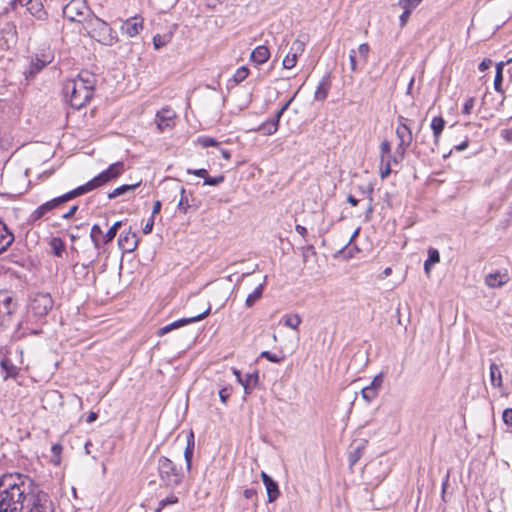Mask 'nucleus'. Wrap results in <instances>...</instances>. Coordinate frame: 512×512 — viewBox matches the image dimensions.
<instances>
[{"mask_svg": "<svg viewBox=\"0 0 512 512\" xmlns=\"http://www.w3.org/2000/svg\"><path fill=\"white\" fill-rule=\"evenodd\" d=\"M297 59H298V56H294V54L288 52V54L286 55V57L283 59V67L285 69H292L293 67H295L296 63H297Z\"/></svg>", "mask_w": 512, "mask_h": 512, "instance_id": "nucleus-44", "label": "nucleus"}, {"mask_svg": "<svg viewBox=\"0 0 512 512\" xmlns=\"http://www.w3.org/2000/svg\"><path fill=\"white\" fill-rule=\"evenodd\" d=\"M53 305L54 302L49 293H37L31 298L27 306V311L45 321Z\"/></svg>", "mask_w": 512, "mask_h": 512, "instance_id": "nucleus-10", "label": "nucleus"}, {"mask_svg": "<svg viewBox=\"0 0 512 512\" xmlns=\"http://www.w3.org/2000/svg\"><path fill=\"white\" fill-rule=\"evenodd\" d=\"M210 310H211V308L209 306L205 311H203L202 313H200L198 315L176 320V321H174V322H172V323H170V324L160 328L157 331V335L158 336H163V335L171 332L172 330L178 329V328L183 327V326H185L187 324H190V323H194V322L203 320L204 318H206L209 315Z\"/></svg>", "mask_w": 512, "mask_h": 512, "instance_id": "nucleus-13", "label": "nucleus"}, {"mask_svg": "<svg viewBox=\"0 0 512 512\" xmlns=\"http://www.w3.org/2000/svg\"><path fill=\"white\" fill-rule=\"evenodd\" d=\"M103 232L98 224H94L90 231V238L96 250L100 249V239H103Z\"/></svg>", "mask_w": 512, "mask_h": 512, "instance_id": "nucleus-33", "label": "nucleus"}, {"mask_svg": "<svg viewBox=\"0 0 512 512\" xmlns=\"http://www.w3.org/2000/svg\"><path fill=\"white\" fill-rule=\"evenodd\" d=\"M158 471L162 482L168 487L178 486L184 477L181 469L167 457L161 456L158 460Z\"/></svg>", "mask_w": 512, "mask_h": 512, "instance_id": "nucleus-6", "label": "nucleus"}, {"mask_svg": "<svg viewBox=\"0 0 512 512\" xmlns=\"http://www.w3.org/2000/svg\"><path fill=\"white\" fill-rule=\"evenodd\" d=\"M13 241L14 235L8 230L7 226L0 221V255L8 249Z\"/></svg>", "mask_w": 512, "mask_h": 512, "instance_id": "nucleus-21", "label": "nucleus"}, {"mask_svg": "<svg viewBox=\"0 0 512 512\" xmlns=\"http://www.w3.org/2000/svg\"><path fill=\"white\" fill-rule=\"evenodd\" d=\"M143 29V20L139 17H132L127 19L121 26V31L128 37L138 35Z\"/></svg>", "mask_w": 512, "mask_h": 512, "instance_id": "nucleus-15", "label": "nucleus"}, {"mask_svg": "<svg viewBox=\"0 0 512 512\" xmlns=\"http://www.w3.org/2000/svg\"><path fill=\"white\" fill-rule=\"evenodd\" d=\"M27 0H11L9 3V8L11 10H16L18 6H26Z\"/></svg>", "mask_w": 512, "mask_h": 512, "instance_id": "nucleus-62", "label": "nucleus"}, {"mask_svg": "<svg viewBox=\"0 0 512 512\" xmlns=\"http://www.w3.org/2000/svg\"><path fill=\"white\" fill-rule=\"evenodd\" d=\"M422 1L423 0H400L397 5L403 10L412 12Z\"/></svg>", "mask_w": 512, "mask_h": 512, "instance_id": "nucleus-39", "label": "nucleus"}, {"mask_svg": "<svg viewBox=\"0 0 512 512\" xmlns=\"http://www.w3.org/2000/svg\"><path fill=\"white\" fill-rule=\"evenodd\" d=\"M121 226H122V221L115 222L110 227V229L106 232V234L103 236V243L108 244V243L112 242L113 239L115 238L118 230L121 228Z\"/></svg>", "mask_w": 512, "mask_h": 512, "instance_id": "nucleus-36", "label": "nucleus"}, {"mask_svg": "<svg viewBox=\"0 0 512 512\" xmlns=\"http://www.w3.org/2000/svg\"><path fill=\"white\" fill-rule=\"evenodd\" d=\"M370 51V47L367 43H362L359 45L356 52L359 54L360 58L363 60V64H366L367 57Z\"/></svg>", "mask_w": 512, "mask_h": 512, "instance_id": "nucleus-47", "label": "nucleus"}, {"mask_svg": "<svg viewBox=\"0 0 512 512\" xmlns=\"http://www.w3.org/2000/svg\"><path fill=\"white\" fill-rule=\"evenodd\" d=\"M380 158H381V164L384 163L387 159H390L394 163L397 162V156L391 155V144L389 141L384 140L380 144Z\"/></svg>", "mask_w": 512, "mask_h": 512, "instance_id": "nucleus-29", "label": "nucleus"}, {"mask_svg": "<svg viewBox=\"0 0 512 512\" xmlns=\"http://www.w3.org/2000/svg\"><path fill=\"white\" fill-rule=\"evenodd\" d=\"M426 260H428V262L431 263L432 265L438 263L440 261L439 251L435 248H429L428 258Z\"/></svg>", "mask_w": 512, "mask_h": 512, "instance_id": "nucleus-50", "label": "nucleus"}, {"mask_svg": "<svg viewBox=\"0 0 512 512\" xmlns=\"http://www.w3.org/2000/svg\"><path fill=\"white\" fill-rule=\"evenodd\" d=\"M502 419L505 425H507L512 430V408H506L503 411Z\"/></svg>", "mask_w": 512, "mask_h": 512, "instance_id": "nucleus-53", "label": "nucleus"}, {"mask_svg": "<svg viewBox=\"0 0 512 512\" xmlns=\"http://www.w3.org/2000/svg\"><path fill=\"white\" fill-rule=\"evenodd\" d=\"M249 75V69L245 66L239 67L233 75V81L235 84H239L244 81Z\"/></svg>", "mask_w": 512, "mask_h": 512, "instance_id": "nucleus-42", "label": "nucleus"}, {"mask_svg": "<svg viewBox=\"0 0 512 512\" xmlns=\"http://www.w3.org/2000/svg\"><path fill=\"white\" fill-rule=\"evenodd\" d=\"M261 478L267 491L268 502L272 503L280 495L279 486L268 474L261 472Z\"/></svg>", "mask_w": 512, "mask_h": 512, "instance_id": "nucleus-16", "label": "nucleus"}, {"mask_svg": "<svg viewBox=\"0 0 512 512\" xmlns=\"http://www.w3.org/2000/svg\"><path fill=\"white\" fill-rule=\"evenodd\" d=\"M118 244L126 252L134 251L138 246L137 234L130 229L127 232L123 231L119 236Z\"/></svg>", "mask_w": 512, "mask_h": 512, "instance_id": "nucleus-14", "label": "nucleus"}, {"mask_svg": "<svg viewBox=\"0 0 512 512\" xmlns=\"http://www.w3.org/2000/svg\"><path fill=\"white\" fill-rule=\"evenodd\" d=\"M445 120L441 116H436L431 121V129L433 131L434 142L438 145L440 135L445 127Z\"/></svg>", "mask_w": 512, "mask_h": 512, "instance_id": "nucleus-25", "label": "nucleus"}, {"mask_svg": "<svg viewBox=\"0 0 512 512\" xmlns=\"http://www.w3.org/2000/svg\"><path fill=\"white\" fill-rule=\"evenodd\" d=\"M512 62V59H509L506 62H499L496 65V74L494 78V89L495 91L501 93L502 92V83H503V68L506 64Z\"/></svg>", "mask_w": 512, "mask_h": 512, "instance_id": "nucleus-26", "label": "nucleus"}, {"mask_svg": "<svg viewBox=\"0 0 512 512\" xmlns=\"http://www.w3.org/2000/svg\"><path fill=\"white\" fill-rule=\"evenodd\" d=\"M93 13L84 0H71L63 8V16L71 22L84 25Z\"/></svg>", "mask_w": 512, "mask_h": 512, "instance_id": "nucleus-8", "label": "nucleus"}, {"mask_svg": "<svg viewBox=\"0 0 512 512\" xmlns=\"http://www.w3.org/2000/svg\"><path fill=\"white\" fill-rule=\"evenodd\" d=\"M231 395V389L230 388H222L219 391V397L222 403L226 404L228 398Z\"/></svg>", "mask_w": 512, "mask_h": 512, "instance_id": "nucleus-60", "label": "nucleus"}, {"mask_svg": "<svg viewBox=\"0 0 512 512\" xmlns=\"http://www.w3.org/2000/svg\"><path fill=\"white\" fill-rule=\"evenodd\" d=\"M187 173L188 174H193L195 176H198V177H201L203 178L204 180L206 179V177L208 176V172L206 169H195V170H192V169H188L187 170Z\"/></svg>", "mask_w": 512, "mask_h": 512, "instance_id": "nucleus-59", "label": "nucleus"}, {"mask_svg": "<svg viewBox=\"0 0 512 512\" xmlns=\"http://www.w3.org/2000/svg\"><path fill=\"white\" fill-rule=\"evenodd\" d=\"M139 185H140V182L131 184V185H129V184L121 185V186L115 188L112 192L108 193V198L115 199L125 193L135 190Z\"/></svg>", "mask_w": 512, "mask_h": 512, "instance_id": "nucleus-30", "label": "nucleus"}, {"mask_svg": "<svg viewBox=\"0 0 512 512\" xmlns=\"http://www.w3.org/2000/svg\"><path fill=\"white\" fill-rule=\"evenodd\" d=\"M509 280L507 273L499 271L490 273L485 277V284L490 288H498L505 285Z\"/></svg>", "mask_w": 512, "mask_h": 512, "instance_id": "nucleus-17", "label": "nucleus"}, {"mask_svg": "<svg viewBox=\"0 0 512 512\" xmlns=\"http://www.w3.org/2000/svg\"><path fill=\"white\" fill-rule=\"evenodd\" d=\"M492 64V61L490 59H484L480 64H479V70L481 72H484L486 71Z\"/></svg>", "mask_w": 512, "mask_h": 512, "instance_id": "nucleus-64", "label": "nucleus"}, {"mask_svg": "<svg viewBox=\"0 0 512 512\" xmlns=\"http://www.w3.org/2000/svg\"><path fill=\"white\" fill-rule=\"evenodd\" d=\"M266 281H267V276H264V279H263V282L260 283L255 289L253 292H251L246 300H245V305L246 307L248 308H251L257 301H259L261 298H262V295H263V291H264V286L266 284Z\"/></svg>", "mask_w": 512, "mask_h": 512, "instance_id": "nucleus-23", "label": "nucleus"}, {"mask_svg": "<svg viewBox=\"0 0 512 512\" xmlns=\"http://www.w3.org/2000/svg\"><path fill=\"white\" fill-rule=\"evenodd\" d=\"M391 160L390 159H387L386 161H384L383 164H381V169H380V177L382 179H385L387 178L390 173H391Z\"/></svg>", "mask_w": 512, "mask_h": 512, "instance_id": "nucleus-51", "label": "nucleus"}, {"mask_svg": "<svg viewBox=\"0 0 512 512\" xmlns=\"http://www.w3.org/2000/svg\"><path fill=\"white\" fill-rule=\"evenodd\" d=\"M261 357L267 359L268 361L272 362V363H279L283 360V356H278L277 354H273L269 351H263L261 354H260Z\"/></svg>", "mask_w": 512, "mask_h": 512, "instance_id": "nucleus-52", "label": "nucleus"}, {"mask_svg": "<svg viewBox=\"0 0 512 512\" xmlns=\"http://www.w3.org/2000/svg\"><path fill=\"white\" fill-rule=\"evenodd\" d=\"M74 272L76 275H80L82 277H86L89 274L88 265L81 264L74 266Z\"/></svg>", "mask_w": 512, "mask_h": 512, "instance_id": "nucleus-57", "label": "nucleus"}, {"mask_svg": "<svg viewBox=\"0 0 512 512\" xmlns=\"http://www.w3.org/2000/svg\"><path fill=\"white\" fill-rule=\"evenodd\" d=\"M398 126L396 128V136L399 144L396 148V155L402 160L411 143L413 142L412 130L409 126L410 120L404 116H398Z\"/></svg>", "mask_w": 512, "mask_h": 512, "instance_id": "nucleus-9", "label": "nucleus"}, {"mask_svg": "<svg viewBox=\"0 0 512 512\" xmlns=\"http://www.w3.org/2000/svg\"><path fill=\"white\" fill-rule=\"evenodd\" d=\"M44 323V320L26 311L25 315L19 320L13 337L19 340L29 335H38L42 332V325Z\"/></svg>", "mask_w": 512, "mask_h": 512, "instance_id": "nucleus-7", "label": "nucleus"}, {"mask_svg": "<svg viewBox=\"0 0 512 512\" xmlns=\"http://www.w3.org/2000/svg\"><path fill=\"white\" fill-rule=\"evenodd\" d=\"M198 141L203 147H212V146L218 145V142L216 141V139H214L212 137H207V136L200 137Z\"/></svg>", "mask_w": 512, "mask_h": 512, "instance_id": "nucleus-54", "label": "nucleus"}, {"mask_svg": "<svg viewBox=\"0 0 512 512\" xmlns=\"http://www.w3.org/2000/svg\"><path fill=\"white\" fill-rule=\"evenodd\" d=\"M356 56H357L356 50L351 49L349 51V62H350V69L352 72H356L358 70Z\"/></svg>", "mask_w": 512, "mask_h": 512, "instance_id": "nucleus-55", "label": "nucleus"}, {"mask_svg": "<svg viewBox=\"0 0 512 512\" xmlns=\"http://www.w3.org/2000/svg\"><path fill=\"white\" fill-rule=\"evenodd\" d=\"M0 512H54L49 495L20 473L0 477Z\"/></svg>", "mask_w": 512, "mask_h": 512, "instance_id": "nucleus-1", "label": "nucleus"}, {"mask_svg": "<svg viewBox=\"0 0 512 512\" xmlns=\"http://www.w3.org/2000/svg\"><path fill=\"white\" fill-rule=\"evenodd\" d=\"M490 382L494 387L500 388L502 386V373L500 367L495 363L490 365Z\"/></svg>", "mask_w": 512, "mask_h": 512, "instance_id": "nucleus-27", "label": "nucleus"}, {"mask_svg": "<svg viewBox=\"0 0 512 512\" xmlns=\"http://www.w3.org/2000/svg\"><path fill=\"white\" fill-rule=\"evenodd\" d=\"M125 171V165L122 161L112 163L106 170L95 176L93 179L81 185L76 189L79 196L86 194L98 187H101L108 182L117 179Z\"/></svg>", "mask_w": 512, "mask_h": 512, "instance_id": "nucleus-4", "label": "nucleus"}, {"mask_svg": "<svg viewBox=\"0 0 512 512\" xmlns=\"http://www.w3.org/2000/svg\"><path fill=\"white\" fill-rule=\"evenodd\" d=\"M475 99L473 97L468 98L463 106L462 113L465 115H469L472 112V109L474 108Z\"/></svg>", "mask_w": 512, "mask_h": 512, "instance_id": "nucleus-56", "label": "nucleus"}, {"mask_svg": "<svg viewBox=\"0 0 512 512\" xmlns=\"http://www.w3.org/2000/svg\"><path fill=\"white\" fill-rule=\"evenodd\" d=\"M1 368L5 372V379L14 378L18 373L17 367H15L9 360H2Z\"/></svg>", "mask_w": 512, "mask_h": 512, "instance_id": "nucleus-35", "label": "nucleus"}, {"mask_svg": "<svg viewBox=\"0 0 512 512\" xmlns=\"http://www.w3.org/2000/svg\"><path fill=\"white\" fill-rule=\"evenodd\" d=\"M27 11L38 20H45L47 13L44 10L43 4L40 0H27Z\"/></svg>", "mask_w": 512, "mask_h": 512, "instance_id": "nucleus-18", "label": "nucleus"}, {"mask_svg": "<svg viewBox=\"0 0 512 512\" xmlns=\"http://www.w3.org/2000/svg\"><path fill=\"white\" fill-rule=\"evenodd\" d=\"M362 397L366 402H371L378 396V390H376L373 387H370L369 385L364 387L361 391Z\"/></svg>", "mask_w": 512, "mask_h": 512, "instance_id": "nucleus-41", "label": "nucleus"}, {"mask_svg": "<svg viewBox=\"0 0 512 512\" xmlns=\"http://www.w3.org/2000/svg\"><path fill=\"white\" fill-rule=\"evenodd\" d=\"M172 185V189L174 191L180 192V199L177 205L178 210L184 214L188 213V210L191 207V205L186 190L184 189V187L180 186L176 181H173Z\"/></svg>", "mask_w": 512, "mask_h": 512, "instance_id": "nucleus-19", "label": "nucleus"}, {"mask_svg": "<svg viewBox=\"0 0 512 512\" xmlns=\"http://www.w3.org/2000/svg\"><path fill=\"white\" fill-rule=\"evenodd\" d=\"M366 443V441H360L356 445L351 446V450L348 454L350 468H352L363 456Z\"/></svg>", "mask_w": 512, "mask_h": 512, "instance_id": "nucleus-20", "label": "nucleus"}, {"mask_svg": "<svg viewBox=\"0 0 512 512\" xmlns=\"http://www.w3.org/2000/svg\"><path fill=\"white\" fill-rule=\"evenodd\" d=\"M176 113L169 107L162 108L156 113L155 124L159 132L171 130L175 126Z\"/></svg>", "mask_w": 512, "mask_h": 512, "instance_id": "nucleus-12", "label": "nucleus"}, {"mask_svg": "<svg viewBox=\"0 0 512 512\" xmlns=\"http://www.w3.org/2000/svg\"><path fill=\"white\" fill-rule=\"evenodd\" d=\"M154 226V219L153 217H150V219L146 222L145 226L143 227V233L149 234L152 232Z\"/></svg>", "mask_w": 512, "mask_h": 512, "instance_id": "nucleus-63", "label": "nucleus"}, {"mask_svg": "<svg viewBox=\"0 0 512 512\" xmlns=\"http://www.w3.org/2000/svg\"><path fill=\"white\" fill-rule=\"evenodd\" d=\"M19 308V302L14 292L0 290V333L12 323Z\"/></svg>", "mask_w": 512, "mask_h": 512, "instance_id": "nucleus-5", "label": "nucleus"}, {"mask_svg": "<svg viewBox=\"0 0 512 512\" xmlns=\"http://www.w3.org/2000/svg\"><path fill=\"white\" fill-rule=\"evenodd\" d=\"M293 101V97L291 99H289L286 103L283 104V106L277 111V113L275 114V116L271 119L273 122H275L278 126H279V121H280V118L282 117V115L284 114V112L288 109V107L290 106L291 102Z\"/></svg>", "mask_w": 512, "mask_h": 512, "instance_id": "nucleus-48", "label": "nucleus"}, {"mask_svg": "<svg viewBox=\"0 0 512 512\" xmlns=\"http://www.w3.org/2000/svg\"><path fill=\"white\" fill-rule=\"evenodd\" d=\"M62 445L61 444H53L52 447H51V453H52V457H51V463H53L54 465H59L60 462H61V453H62Z\"/></svg>", "mask_w": 512, "mask_h": 512, "instance_id": "nucleus-40", "label": "nucleus"}, {"mask_svg": "<svg viewBox=\"0 0 512 512\" xmlns=\"http://www.w3.org/2000/svg\"><path fill=\"white\" fill-rule=\"evenodd\" d=\"M194 446H195L194 434H193V432H190L189 435L187 436V445L184 450V458H185V462H186L187 471H190V469H191V462H192V457H193V452H194Z\"/></svg>", "mask_w": 512, "mask_h": 512, "instance_id": "nucleus-24", "label": "nucleus"}, {"mask_svg": "<svg viewBox=\"0 0 512 512\" xmlns=\"http://www.w3.org/2000/svg\"><path fill=\"white\" fill-rule=\"evenodd\" d=\"M278 127L279 126L275 122H273L272 120H268L259 125L256 130L263 135L270 136L276 133Z\"/></svg>", "mask_w": 512, "mask_h": 512, "instance_id": "nucleus-31", "label": "nucleus"}, {"mask_svg": "<svg viewBox=\"0 0 512 512\" xmlns=\"http://www.w3.org/2000/svg\"><path fill=\"white\" fill-rule=\"evenodd\" d=\"M169 41V37L162 36L160 34H157L153 37V45L156 50H159L163 46H165Z\"/></svg>", "mask_w": 512, "mask_h": 512, "instance_id": "nucleus-45", "label": "nucleus"}, {"mask_svg": "<svg viewBox=\"0 0 512 512\" xmlns=\"http://www.w3.org/2000/svg\"><path fill=\"white\" fill-rule=\"evenodd\" d=\"M325 83H327V82L324 79L318 85V87H317V89L315 91V96H314L316 100H324L327 97L328 86Z\"/></svg>", "mask_w": 512, "mask_h": 512, "instance_id": "nucleus-43", "label": "nucleus"}, {"mask_svg": "<svg viewBox=\"0 0 512 512\" xmlns=\"http://www.w3.org/2000/svg\"><path fill=\"white\" fill-rule=\"evenodd\" d=\"M87 34L107 46H112L117 42V35L113 29L102 19L92 14L83 25Z\"/></svg>", "mask_w": 512, "mask_h": 512, "instance_id": "nucleus-3", "label": "nucleus"}, {"mask_svg": "<svg viewBox=\"0 0 512 512\" xmlns=\"http://www.w3.org/2000/svg\"><path fill=\"white\" fill-rule=\"evenodd\" d=\"M95 76L82 71L79 75L64 84V93L69 97L71 107L80 109L85 106L92 98L95 87Z\"/></svg>", "mask_w": 512, "mask_h": 512, "instance_id": "nucleus-2", "label": "nucleus"}, {"mask_svg": "<svg viewBox=\"0 0 512 512\" xmlns=\"http://www.w3.org/2000/svg\"><path fill=\"white\" fill-rule=\"evenodd\" d=\"M50 248L52 250V253L57 256L61 257L64 250H65V243L64 241L59 237H53L50 240Z\"/></svg>", "mask_w": 512, "mask_h": 512, "instance_id": "nucleus-32", "label": "nucleus"}, {"mask_svg": "<svg viewBox=\"0 0 512 512\" xmlns=\"http://www.w3.org/2000/svg\"><path fill=\"white\" fill-rule=\"evenodd\" d=\"M224 180H225V177L223 175H219L216 177H211L208 175L204 181V185L217 186V185L223 183Z\"/></svg>", "mask_w": 512, "mask_h": 512, "instance_id": "nucleus-49", "label": "nucleus"}, {"mask_svg": "<svg viewBox=\"0 0 512 512\" xmlns=\"http://www.w3.org/2000/svg\"><path fill=\"white\" fill-rule=\"evenodd\" d=\"M305 45V40L296 39L293 41L289 52L294 54V56H300L305 50Z\"/></svg>", "mask_w": 512, "mask_h": 512, "instance_id": "nucleus-38", "label": "nucleus"}, {"mask_svg": "<svg viewBox=\"0 0 512 512\" xmlns=\"http://www.w3.org/2000/svg\"><path fill=\"white\" fill-rule=\"evenodd\" d=\"M78 193L76 189H73L70 192H67L59 197H56L50 201L45 202L44 204L40 205L37 209H35L31 215H30V221L36 222L40 220L43 216H45L48 212L52 211L53 209L57 208L61 204L70 201L76 197H78Z\"/></svg>", "mask_w": 512, "mask_h": 512, "instance_id": "nucleus-11", "label": "nucleus"}, {"mask_svg": "<svg viewBox=\"0 0 512 512\" xmlns=\"http://www.w3.org/2000/svg\"><path fill=\"white\" fill-rule=\"evenodd\" d=\"M47 64V61L36 58L32 60L30 64V68L28 72H25L26 77H33L36 73H38L42 68H44Z\"/></svg>", "mask_w": 512, "mask_h": 512, "instance_id": "nucleus-34", "label": "nucleus"}, {"mask_svg": "<svg viewBox=\"0 0 512 512\" xmlns=\"http://www.w3.org/2000/svg\"><path fill=\"white\" fill-rule=\"evenodd\" d=\"M284 324L294 330H297L300 326L302 320L301 317L298 314H292V315H285L283 317Z\"/></svg>", "mask_w": 512, "mask_h": 512, "instance_id": "nucleus-37", "label": "nucleus"}, {"mask_svg": "<svg viewBox=\"0 0 512 512\" xmlns=\"http://www.w3.org/2000/svg\"><path fill=\"white\" fill-rule=\"evenodd\" d=\"M178 502V498L175 495H170L162 500H160L158 504V508L156 509V512H160L164 507L170 504H175Z\"/></svg>", "mask_w": 512, "mask_h": 512, "instance_id": "nucleus-46", "label": "nucleus"}, {"mask_svg": "<svg viewBox=\"0 0 512 512\" xmlns=\"http://www.w3.org/2000/svg\"><path fill=\"white\" fill-rule=\"evenodd\" d=\"M234 374L237 376L238 381L244 387L245 393H249L248 388L251 384L255 385L258 381V376L256 374H247L245 379L241 378V374L238 370L233 369Z\"/></svg>", "mask_w": 512, "mask_h": 512, "instance_id": "nucleus-28", "label": "nucleus"}, {"mask_svg": "<svg viewBox=\"0 0 512 512\" xmlns=\"http://www.w3.org/2000/svg\"><path fill=\"white\" fill-rule=\"evenodd\" d=\"M382 383H383V375L378 374L374 377V379L372 380V382L370 383L369 386L373 387L379 391L380 387L382 386Z\"/></svg>", "mask_w": 512, "mask_h": 512, "instance_id": "nucleus-58", "label": "nucleus"}, {"mask_svg": "<svg viewBox=\"0 0 512 512\" xmlns=\"http://www.w3.org/2000/svg\"><path fill=\"white\" fill-rule=\"evenodd\" d=\"M250 57L253 62H255L258 65H261L264 64L269 59L270 51L266 46L260 45L252 51Z\"/></svg>", "mask_w": 512, "mask_h": 512, "instance_id": "nucleus-22", "label": "nucleus"}, {"mask_svg": "<svg viewBox=\"0 0 512 512\" xmlns=\"http://www.w3.org/2000/svg\"><path fill=\"white\" fill-rule=\"evenodd\" d=\"M410 15H411L410 11L403 10V13L399 17L400 27H404L407 24V22L410 18Z\"/></svg>", "mask_w": 512, "mask_h": 512, "instance_id": "nucleus-61", "label": "nucleus"}]
</instances>
